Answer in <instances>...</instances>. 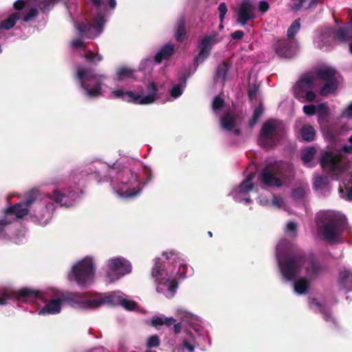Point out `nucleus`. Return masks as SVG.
<instances>
[{
    "label": "nucleus",
    "instance_id": "1",
    "mask_svg": "<svg viewBox=\"0 0 352 352\" xmlns=\"http://www.w3.org/2000/svg\"><path fill=\"white\" fill-rule=\"evenodd\" d=\"M279 269L283 276L287 280H296L302 267L305 265V273L311 280H316L324 272V267L316 256L307 254L301 249H294L282 258L277 255Z\"/></svg>",
    "mask_w": 352,
    "mask_h": 352
},
{
    "label": "nucleus",
    "instance_id": "2",
    "mask_svg": "<svg viewBox=\"0 0 352 352\" xmlns=\"http://www.w3.org/2000/svg\"><path fill=\"white\" fill-rule=\"evenodd\" d=\"M294 176V170L291 164L276 161L266 165L260 173L259 180L267 186L281 187L283 180L289 179Z\"/></svg>",
    "mask_w": 352,
    "mask_h": 352
},
{
    "label": "nucleus",
    "instance_id": "3",
    "mask_svg": "<svg viewBox=\"0 0 352 352\" xmlns=\"http://www.w3.org/2000/svg\"><path fill=\"white\" fill-rule=\"evenodd\" d=\"M75 77L87 96L97 98L101 96L102 85L107 78L104 74H97L91 69L78 67Z\"/></svg>",
    "mask_w": 352,
    "mask_h": 352
},
{
    "label": "nucleus",
    "instance_id": "4",
    "mask_svg": "<svg viewBox=\"0 0 352 352\" xmlns=\"http://www.w3.org/2000/svg\"><path fill=\"white\" fill-rule=\"evenodd\" d=\"M285 133V126L278 120L269 119L262 125L258 135V144L263 148H273Z\"/></svg>",
    "mask_w": 352,
    "mask_h": 352
},
{
    "label": "nucleus",
    "instance_id": "5",
    "mask_svg": "<svg viewBox=\"0 0 352 352\" xmlns=\"http://www.w3.org/2000/svg\"><path fill=\"white\" fill-rule=\"evenodd\" d=\"M347 220L345 217L332 214H327L322 221V234L329 242H337L338 236L346 229Z\"/></svg>",
    "mask_w": 352,
    "mask_h": 352
},
{
    "label": "nucleus",
    "instance_id": "6",
    "mask_svg": "<svg viewBox=\"0 0 352 352\" xmlns=\"http://www.w3.org/2000/svg\"><path fill=\"white\" fill-rule=\"evenodd\" d=\"M94 274V267L91 258L86 257L72 267V275L80 285H85Z\"/></svg>",
    "mask_w": 352,
    "mask_h": 352
},
{
    "label": "nucleus",
    "instance_id": "7",
    "mask_svg": "<svg viewBox=\"0 0 352 352\" xmlns=\"http://www.w3.org/2000/svg\"><path fill=\"white\" fill-rule=\"evenodd\" d=\"M131 263L124 258H113L108 261V270L107 277L110 283L118 280L123 276L131 272Z\"/></svg>",
    "mask_w": 352,
    "mask_h": 352
},
{
    "label": "nucleus",
    "instance_id": "8",
    "mask_svg": "<svg viewBox=\"0 0 352 352\" xmlns=\"http://www.w3.org/2000/svg\"><path fill=\"white\" fill-rule=\"evenodd\" d=\"M256 9L252 0H242L236 10V23L241 26L246 25L256 17Z\"/></svg>",
    "mask_w": 352,
    "mask_h": 352
},
{
    "label": "nucleus",
    "instance_id": "9",
    "mask_svg": "<svg viewBox=\"0 0 352 352\" xmlns=\"http://www.w3.org/2000/svg\"><path fill=\"white\" fill-rule=\"evenodd\" d=\"M342 159L341 151H324L321 155L320 164L324 170L329 172L342 170Z\"/></svg>",
    "mask_w": 352,
    "mask_h": 352
},
{
    "label": "nucleus",
    "instance_id": "10",
    "mask_svg": "<svg viewBox=\"0 0 352 352\" xmlns=\"http://www.w3.org/2000/svg\"><path fill=\"white\" fill-rule=\"evenodd\" d=\"M164 273V264L160 258L155 259V265L152 268L151 276L158 285H164L169 291L173 292L177 287V282L175 278H166L162 277Z\"/></svg>",
    "mask_w": 352,
    "mask_h": 352
},
{
    "label": "nucleus",
    "instance_id": "11",
    "mask_svg": "<svg viewBox=\"0 0 352 352\" xmlns=\"http://www.w3.org/2000/svg\"><path fill=\"white\" fill-rule=\"evenodd\" d=\"M272 47L280 58H291L296 54L294 43L288 38H274Z\"/></svg>",
    "mask_w": 352,
    "mask_h": 352
},
{
    "label": "nucleus",
    "instance_id": "12",
    "mask_svg": "<svg viewBox=\"0 0 352 352\" xmlns=\"http://www.w3.org/2000/svg\"><path fill=\"white\" fill-rule=\"evenodd\" d=\"M217 33H212L206 35L199 41V52L197 56L194 58L195 69L198 67L199 63H203L210 56L211 52V46L216 43Z\"/></svg>",
    "mask_w": 352,
    "mask_h": 352
},
{
    "label": "nucleus",
    "instance_id": "13",
    "mask_svg": "<svg viewBox=\"0 0 352 352\" xmlns=\"http://www.w3.org/2000/svg\"><path fill=\"white\" fill-rule=\"evenodd\" d=\"M61 300L82 309H93V299H88L86 293L68 292L61 296Z\"/></svg>",
    "mask_w": 352,
    "mask_h": 352
},
{
    "label": "nucleus",
    "instance_id": "14",
    "mask_svg": "<svg viewBox=\"0 0 352 352\" xmlns=\"http://www.w3.org/2000/svg\"><path fill=\"white\" fill-rule=\"evenodd\" d=\"M163 324L166 327H170L173 325V332L175 334H179L181 333L182 329V325L181 322H176V320L172 317H165L164 315L154 316L151 320V325L155 328H158Z\"/></svg>",
    "mask_w": 352,
    "mask_h": 352
},
{
    "label": "nucleus",
    "instance_id": "15",
    "mask_svg": "<svg viewBox=\"0 0 352 352\" xmlns=\"http://www.w3.org/2000/svg\"><path fill=\"white\" fill-rule=\"evenodd\" d=\"M237 116L233 112L228 111L220 118L219 124L223 130L230 131L236 126Z\"/></svg>",
    "mask_w": 352,
    "mask_h": 352
},
{
    "label": "nucleus",
    "instance_id": "16",
    "mask_svg": "<svg viewBox=\"0 0 352 352\" xmlns=\"http://www.w3.org/2000/svg\"><path fill=\"white\" fill-rule=\"evenodd\" d=\"M146 89L148 92V94L144 97H141L140 95V98L138 100V104H151L157 99V93L158 89L155 82H151L148 83L146 86Z\"/></svg>",
    "mask_w": 352,
    "mask_h": 352
},
{
    "label": "nucleus",
    "instance_id": "17",
    "mask_svg": "<svg viewBox=\"0 0 352 352\" xmlns=\"http://www.w3.org/2000/svg\"><path fill=\"white\" fill-rule=\"evenodd\" d=\"M5 212L8 215H14L17 219H21L28 214L29 208L20 202L7 208Z\"/></svg>",
    "mask_w": 352,
    "mask_h": 352
},
{
    "label": "nucleus",
    "instance_id": "18",
    "mask_svg": "<svg viewBox=\"0 0 352 352\" xmlns=\"http://www.w3.org/2000/svg\"><path fill=\"white\" fill-rule=\"evenodd\" d=\"M61 298L50 300L40 311L39 314H56L61 310Z\"/></svg>",
    "mask_w": 352,
    "mask_h": 352
},
{
    "label": "nucleus",
    "instance_id": "19",
    "mask_svg": "<svg viewBox=\"0 0 352 352\" xmlns=\"http://www.w3.org/2000/svg\"><path fill=\"white\" fill-rule=\"evenodd\" d=\"M333 29L332 28H328L322 31L316 41L317 47L322 49L324 46L330 45L331 42L333 40Z\"/></svg>",
    "mask_w": 352,
    "mask_h": 352
},
{
    "label": "nucleus",
    "instance_id": "20",
    "mask_svg": "<svg viewBox=\"0 0 352 352\" xmlns=\"http://www.w3.org/2000/svg\"><path fill=\"white\" fill-rule=\"evenodd\" d=\"M115 98H121L123 101L131 102L138 104V100L140 98L139 94H136L132 91H124L122 89H117L112 91Z\"/></svg>",
    "mask_w": 352,
    "mask_h": 352
},
{
    "label": "nucleus",
    "instance_id": "21",
    "mask_svg": "<svg viewBox=\"0 0 352 352\" xmlns=\"http://www.w3.org/2000/svg\"><path fill=\"white\" fill-rule=\"evenodd\" d=\"M187 35L186 21L184 17H181L177 22L175 28V38L177 42L182 43Z\"/></svg>",
    "mask_w": 352,
    "mask_h": 352
},
{
    "label": "nucleus",
    "instance_id": "22",
    "mask_svg": "<svg viewBox=\"0 0 352 352\" xmlns=\"http://www.w3.org/2000/svg\"><path fill=\"white\" fill-rule=\"evenodd\" d=\"M174 52V45L172 43H167L163 46L155 56V61L160 63L163 60H166L172 56Z\"/></svg>",
    "mask_w": 352,
    "mask_h": 352
},
{
    "label": "nucleus",
    "instance_id": "23",
    "mask_svg": "<svg viewBox=\"0 0 352 352\" xmlns=\"http://www.w3.org/2000/svg\"><path fill=\"white\" fill-rule=\"evenodd\" d=\"M230 68V65L226 61H223L221 63L219 64L217 67L214 80H219L224 84Z\"/></svg>",
    "mask_w": 352,
    "mask_h": 352
},
{
    "label": "nucleus",
    "instance_id": "24",
    "mask_svg": "<svg viewBox=\"0 0 352 352\" xmlns=\"http://www.w3.org/2000/svg\"><path fill=\"white\" fill-rule=\"evenodd\" d=\"M120 298L114 295H108L101 298H94L93 302V309L98 308L102 306L104 304H109L111 305H116L119 304V300Z\"/></svg>",
    "mask_w": 352,
    "mask_h": 352
},
{
    "label": "nucleus",
    "instance_id": "25",
    "mask_svg": "<svg viewBox=\"0 0 352 352\" xmlns=\"http://www.w3.org/2000/svg\"><path fill=\"white\" fill-rule=\"evenodd\" d=\"M339 280L340 285L347 292L352 290V272L344 270L339 274Z\"/></svg>",
    "mask_w": 352,
    "mask_h": 352
},
{
    "label": "nucleus",
    "instance_id": "26",
    "mask_svg": "<svg viewBox=\"0 0 352 352\" xmlns=\"http://www.w3.org/2000/svg\"><path fill=\"white\" fill-rule=\"evenodd\" d=\"M310 280L307 277H302L294 283V290L298 294L308 293L310 287Z\"/></svg>",
    "mask_w": 352,
    "mask_h": 352
},
{
    "label": "nucleus",
    "instance_id": "27",
    "mask_svg": "<svg viewBox=\"0 0 352 352\" xmlns=\"http://www.w3.org/2000/svg\"><path fill=\"white\" fill-rule=\"evenodd\" d=\"M300 133L303 141L307 142H313L316 138V131L314 128L310 124H304Z\"/></svg>",
    "mask_w": 352,
    "mask_h": 352
},
{
    "label": "nucleus",
    "instance_id": "28",
    "mask_svg": "<svg viewBox=\"0 0 352 352\" xmlns=\"http://www.w3.org/2000/svg\"><path fill=\"white\" fill-rule=\"evenodd\" d=\"M336 71L331 67L320 68L316 71V76L318 78L328 81L336 79Z\"/></svg>",
    "mask_w": 352,
    "mask_h": 352
},
{
    "label": "nucleus",
    "instance_id": "29",
    "mask_svg": "<svg viewBox=\"0 0 352 352\" xmlns=\"http://www.w3.org/2000/svg\"><path fill=\"white\" fill-rule=\"evenodd\" d=\"M187 78L188 76L184 74L179 78V83L173 86L170 89V94L172 97L178 98L182 94V89L187 84Z\"/></svg>",
    "mask_w": 352,
    "mask_h": 352
},
{
    "label": "nucleus",
    "instance_id": "30",
    "mask_svg": "<svg viewBox=\"0 0 352 352\" xmlns=\"http://www.w3.org/2000/svg\"><path fill=\"white\" fill-rule=\"evenodd\" d=\"M21 14L16 12L11 14L6 19L2 21L0 24V27L5 30H10L14 26L16 21L21 19Z\"/></svg>",
    "mask_w": 352,
    "mask_h": 352
},
{
    "label": "nucleus",
    "instance_id": "31",
    "mask_svg": "<svg viewBox=\"0 0 352 352\" xmlns=\"http://www.w3.org/2000/svg\"><path fill=\"white\" fill-rule=\"evenodd\" d=\"M338 85L336 79L325 81L324 85L320 91V94L323 96H327L336 91Z\"/></svg>",
    "mask_w": 352,
    "mask_h": 352
},
{
    "label": "nucleus",
    "instance_id": "32",
    "mask_svg": "<svg viewBox=\"0 0 352 352\" xmlns=\"http://www.w3.org/2000/svg\"><path fill=\"white\" fill-rule=\"evenodd\" d=\"M38 294L36 291L28 288H22L17 292V299L23 298L25 300H34L38 298Z\"/></svg>",
    "mask_w": 352,
    "mask_h": 352
},
{
    "label": "nucleus",
    "instance_id": "33",
    "mask_svg": "<svg viewBox=\"0 0 352 352\" xmlns=\"http://www.w3.org/2000/svg\"><path fill=\"white\" fill-rule=\"evenodd\" d=\"M314 78L309 76H302L296 83V87L301 91H305L307 89L313 87Z\"/></svg>",
    "mask_w": 352,
    "mask_h": 352
},
{
    "label": "nucleus",
    "instance_id": "34",
    "mask_svg": "<svg viewBox=\"0 0 352 352\" xmlns=\"http://www.w3.org/2000/svg\"><path fill=\"white\" fill-rule=\"evenodd\" d=\"M76 28L78 31V34L80 36L87 38L90 36L91 31L93 28L91 24L89 23H84L82 21L78 22L76 25Z\"/></svg>",
    "mask_w": 352,
    "mask_h": 352
},
{
    "label": "nucleus",
    "instance_id": "35",
    "mask_svg": "<svg viewBox=\"0 0 352 352\" xmlns=\"http://www.w3.org/2000/svg\"><path fill=\"white\" fill-rule=\"evenodd\" d=\"M255 174L254 173H251L248 175L247 178L243 181L239 185V191L243 193H247L253 188V184L252 183V180L254 177Z\"/></svg>",
    "mask_w": 352,
    "mask_h": 352
},
{
    "label": "nucleus",
    "instance_id": "36",
    "mask_svg": "<svg viewBox=\"0 0 352 352\" xmlns=\"http://www.w3.org/2000/svg\"><path fill=\"white\" fill-rule=\"evenodd\" d=\"M316 153V150L313 146H309L303 150L301 154V160L303 163L307 164L313 160Z\"/></svg>",
    "mask_w": 352,
    "mask_h": 352
},
{
    "label": "nucleus",
    "instance_id": "37",
    "mask_svg": "<svg viewBox=\"0 0 352 352\" xmlns=\"http://www.w3.org/2000/svg\"><path fill=\"white\" fill-rule=\"evenodd\" d=\"M300 28V19H297L294 20L291 25L289 27L287 31V38L289 39H292L295 37L297 32L299 31Z\"/></svg>",
    "mask_w": 352,
    "mask_h": 352
},
{
    "label": "nucleus",
    "instance_id": "38",
    "mask_svg": "<svg viewBox=\"0 0 352 352\" xmlns=\"http://www.w3.org/2000/svg\"><path fill=\"white\" fill-rule=\"evenodd\" d=\"M38 190L32 189L28 192L25 195V199L23 201H21L25 204L28 208H30L31 205L36 201L38 197Z\"/></svg>",
    "mask_w": 352,
    "mask_h": 352
},
{
    "label": "nucleus",
    "instance_id": "39",
    "mask_svg": "<svg viewBox=\"0 0 352 352\" xmlns=\"http://www.w3.org/2000/svg\"><path fill=\"white\" fill-rule=\"evenodd\" d=\"M348 35H349V30L344 28H340L338 30H337L336 31H335L333 30V40L338 39L341 42L345 43L349 40Z\"/></svg>",
    "mask_w": 352,
    "mask_h": 352
},
{
    "label": "nucleus",
    "instance_id": "40",
    "mask_svg": "<svg viewBox=\"0 0 352 352\" xmlns=\"http://www.w3.org/2000/svg\"><path fill=\"white\" fill-rule=\"evenodd\" d=\"M263 113V107L262 104L258 105L254 109L252 117L249 121L250 127H253L257 123Z\"/></svg>",
    "mask_w": 352,
    "mask_h": 352
},
{
    "label": "nucleus",
    "instance_id": "41",
    "mask_svg": "<svg viewBox=\"0 0 352 352\" xmlns=\"http://www.w3.org/2000/svg\"><path fill=\"white\" fill-rule=\"evenodd\" d=\"M15 297V294L5 288H0V305H5L8 300Z\"/></svg>",
    "mask_w": 352,
    "mask_h": 352
},
{
    "label": "nucleus",
    "instance_id": "42",
    "mask_svg": "<svg viewBox=\"0 0 352 352\" xmlns=\"http://www.w3.org/2000/svg\"><path fill=\"white\" fill-rule=\"evenodd\" d=\"M225 101L220 96H216L212 103V109L214 113H219L224 107Z\"/></svg>",
    "mask_w": 352,
    "mask_h": 352
},
{
    "label": "nucleus",
    "instance_id": "43",
    "mask_svg": "<svg viewBox=\"0 0 352 352\" xmlns=\"http://www.w3.org/2000/svg\"><path fill=\"white\" fill-rule=\"evenodd\" d=\"M104 17L102 13H98L92 19V27L97 30H101L104 25Z\"/></svg>",
    "mask_w": 352,
    "mask_h": 352
},
{
    "label": "nucleus",
    "instance_id": "44",
    "mask_svg": "<svg viewBox=\"0 0 352 352\" xmlns=\"http://www.w3.org/2000/svg\"><path fill=\"white\" fill-rule=\"evenodd\" d=\"M133 75V70L126 67L120 68L116 73L117 80H122L130 78Z\"/></svg>",
    "mask_w": 352,
    "mask_h": 352
},
{
    "label": "nucleus",
    "instance_id": "45",
    "mask_svg": "<svg viewBox=\"0 0 352 352\" xmlns=\"http://www.w3.org/2000/svg\"><path fill=\"white\" fill-rule=\"evenodd\" d=\"M140 192V190L135 191L133 189L129 188H127L126 190L118 188L116 190L117 194L121 197H133L136 196Z\"/></svg>",
    "mask_w": 352,
    "mask_h": 352
},
{
    "label": "nucleus",
    "instance_id": "46",
    "mask_svg": "<svg viewBox=\"0 0 352 352\" xmlns=\"http://www.w3.org/2000/svg\"><path fill=\"white\" fill-rule=\"evenodd\" d=\"M119 305L123 307L125 309L129 311L134 310L138 306L137 302L133 300H127L125 298H120Z\"/></svg>",
    "mask_w": 352,
    "mask_h": 352
},
{
    "label": "nucleus",
    "instance_id": "47",
    "mask_svg": "<svg viewBox=\"0 0 352 352\" xmlns=\"http://www.w3.org/2000/svg\"><path fill=\"white\" fill-rule=\"evenodd\" d=\"M85 58L89 62L96 65V61L100 62L102 60V56L99 54H94L91 50H88L85 54Z\"/></svg>",
    "mask_w": 352,
    "mask_h": 352
},
{
    "label": "nucleus",
    "instance_id": "48",
    "mask_svg": "<svg viewBox=\"0 0 352 352\" xmlns=\"http://www.w3.org/2000/svg\"><path fill=\"white\" fill-rule=\"evenodd\" d=\"M160 344V339L157 335H153L148 338L146 346L148 348L157 347Z\"/></svg>",
    "mask_w": 352,
    "mask_h": 352
},
{
    "label": "nucleus",
    "instance_id": "49",
    "mask_svg": "<svg viewBox=\"0 0 352 352\" xmlns=\"http://www.w3.org/2000/svg\"><path fill=\"white\" fill-rule=\"evenodd\" d=\"M327 184V177L326 176L317 177L314 181V187L316 189L323 188Z\"/></svg>",
    "mask_w": 352,
    "mask_h": 352
},
{
    "label": "nucleus",
    "instance_id": "50",
    "mask_svg": "<svg viewBox=\"0 0 352 352\" xmlns=\"http://www.w3.org/2000/svg\"><path fill=\"white\" fill-rule=\"evenodd\" d=\"M218 12L219 14V21L221 23H223L226 14L228 12V7L225 2H221L218 6Z\"/></svg>",
    "mask_w": 352,
    "mask_h": 352
},
{
    "label": "nucleus",
    "instance_id": "51",
    "mask_svg": "<svg viewBox=\"0 0 352 352\" xmlns=\"http://www.w3.org/2000/svg\"><path fill=\"white\" fill-rule=\"evenodd\" d=\"M38 14V11L36 8H32L23 17L22 20L24 22H28L35 19Z\"/></svg>",
    "mask_w": 352,
    "mask_h": 352
},
{
    "label": "nucleus",
    "instance_id": "52",
    "mask_svg": "<svg viewBox=\"0 0 352 352\" xmlns=\"http://www.w3.org/2000/svg\"><path fill=\"white\" fill-rule=\"evenodd\" d=\"M188 266L186 264L180 263L176 272L179 278H184L187 276Z\"/></svg>",
    "mask_w": 352,
    "mask_h": 352
},
{
    "label": "nucleus",
    "instance_id": "53",
    "mask_svg": "<svg viewBox=\"0 0 352 352\" xmlns=\"http://www.w3.org/2000/svg\"><path fill=\"white\" fill-rule=\"evenodd\" d=\"M65 195L61 193L58 190H54L52 192V194L50 195V198L52 199L56 203H60L63 201Z\"/></svg>",
    "mask_w": 352,
    "mask_h": 352
},
{
    "label": "nucleus",
    "instance_id": "54",
    "mask_svg": "<svg viewBox=\"0 0 352 352\" xmlns=\"http://www.w3.org/2000/svg\"><path fill=\"white\" fill-rule=\"evenodd\" d=\"M51 215L48 211L47 206L43 208L42 209V214L41 217L36 216V217L39 219L41 223H47L48 219L50 218Z\"/></svg>",
    "mask_w": 352,
    "mask_h": 352
},
{
    "label": "nucleus",
    "instance_id": "55",
    "mask_svg": "<svg viewBox=\"0 0 352 352\" xmlns=\"http://www.w3.org/2000/svg\"><path fill=\"white\" fill-rule=\"evenodd\" d=\"M305 190L302 188H296L292 191V197L295 199H302L305 196Z\"/></svg>",
    "mask_w": 352,
    "mask_h": 352
},
{
    "label": "nucleus",
    "instance_id": "56",
    "mask_svg": "<svg viewBox=\"0 0 352 352\" xmlns=\"http://www.w3.org/2000/svg\"><path fill=\"white\" fill-rule=\"evenodd\" d=\"M258 85L254 84L248 91V98L250 100L256 98L258 91Z\"/></svg>",
    "mask_w": 352,
    "mask_h": 352
},
{
    "label": "nucleus",
    "instance_id": "57",
    "mask_svg": "<svg viewBox=\"0 0 352 352\" xmlns=\"http://www.w3.org/2000/svg\"><path fill=\"white\" fill-rule=\"evenodd\" d=\"M320 312L322 314L323 318L325 321L333 322L334 319L333 318L331 312L328 309L324 307L322 309H321Z\"/></svg>",
    "mask_w": 352,
    "mask_h": 352
},
{
    "label": "nucleus",
    "instance_id": "58",
    "mask_svg": "<svg viewBox=\"0 0 352 352\" xmlns=\"http://www.w3.org/2000/svg\"><path fill=\"white\" fill-rule=\"evenodd\" d=\"M303 111L308 116H313L316 112V107L314 104L305 105L303 107Z\"/></svg>",
    "mask_w": 352,
    "mask_h": 352
},
{
    "label": "nucleus",
    "instance_id": "59",
    "mask_svg": "<svg viewBox=\"0 0 352 352\" xmlns=\"http://www.w3.org/2000/svg\"><path fill=\"white\" fill-rule=\"evenodd\" d=\"M292 10L297 11L302 8L305 0H292Z\"/></svg>",
    "mask_w": 352,
    "mask_h": 352
},
{
    "label": "nucleus",
    "instance_id": "60",
    "mask_svg": "<svg viewBox=\"0 0 352 352\" xmlns=\"http://www.w3.org/2000/svg\"><path fill=\"white\" fill-rule=\"evenodd\" d=\"M270 8V6L267 1H261L258 3V10L261 12H267Z\"/></svg>",
    "mask_w": 352,
    "mask_h": 352
},
{
    "label": "nucleus",
    "instance_id": "61",
    "mask_svg": "<svg viewBox=\"0 0 352 352\" xmlns=\"http://www.w3.org/2000/svg\"><path fill=\"white\" fill-rule=\"evenodd\" d=\"M283 199L281 197L274 196L272 199L273 206L280 208L283 205Z\"/></svg>",
    "mask_w": 352,
    "mask_h": 352
},
{
    "label": "nucleus",
    "instance_id": "62",
    "mask_svg": "<svg viewBox=\"0 0 352 352\" xmlns=\"http://www.w3.org/2000/svg\"><path fill=\"white\" fill-rule=\"evenodd\" d=\"M230 36L234 40H241L244 36V32L242 30H236Z\"/></svg>",
    "mask_w": 352,
    "mask_h": 352
},
{
    "label": "nucleus",
    "instance_id": "63",
    "mask_svg": "<svg viewBox=\"0 0 352 352\" xmlns=\"http://www.w3.org/2000/svg\"><path fill=\"white\" fill-rule=\"evenodd\" d=\"M25 6L23 0H17L13 4V8L16 10H21Z\"/></svg>",
    "mask_w": 352,
    "mask_h": 352
},
{
    "label": "nucleus",
    "instance_id": "64",
    "mask_svg": "<svg viewBox=\"0 0 352 352\" xmlns=\"http://www.w3.org/2000/svg\"><path fill=\"white\" fill-rule=\"evenodd\" d=\"M309 303L311 305H313L316 307H318V311H320L321 309H322L323 308H324L325 307L322 304L320 303L318 300L317 298H311L310 300H309Z\"/></svg>",
    "mask_w": 352,
    "mask_h": 352
}]
</instances>
